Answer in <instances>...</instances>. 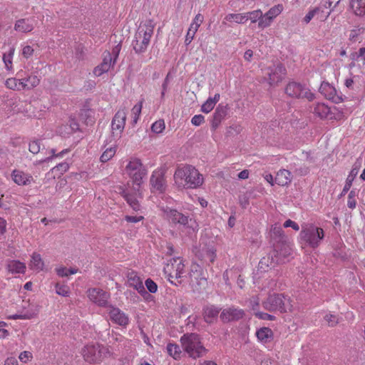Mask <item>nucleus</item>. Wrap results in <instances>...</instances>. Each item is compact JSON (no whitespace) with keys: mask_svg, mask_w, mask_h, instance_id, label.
<instances>
[{"mask_svg":"<svg viewBox=\"0 0 365 365\" xmlns=\"http://www.w3.org/2000/svg\"><path fill=\"white\" fill-rule=\"evenodd\" d=\"M174 182L180 189H195L204 182L202 175L194 166L182 165L178 166L173 175Z\"/></svg>","mask_w":365,"mask_h":365,"instance_id":"f257e3e1","label":"nucleus"},{"mask_svg":"<svg viewBox=\"0 0 365 365\" xmlns=\"http://www.w3.org/2000/svg\"><path fill=\"white\" fill-rule=\"evenodd\" d=\"M155 24L152 19H147L139 26L133 41V47L135 53H144L150 41L153 34Z\"/></svg>","mask_w":365,"mask_h":365,"instance_id":"f03ea898","label":"nucleus"},{"mask_svg":"<svg viewBox=\"0 0 365 365\" xmlns=\"http://www.w3.org/2000/svg\"><path fill=\"white\" fill-rule=\"evenodd\" d=\"M83 360L89 364H101L110 356L109 348L98 342H90L81 349Z\"/></svg>","mask_w":365,"mask_h":365,"instance_id":"7ed1b4c3","label":"nucleus"},{"mask_svg":"<svg viewBox=\"0 0 365 365\" xmlns=\"http://www.w3.org/2000/svg\"><path fill=\"white\" fill-rule=\"evenodd\" d=\"M163 212V217L172 225H180L183 227L191 229L192 232L198 230V224L195 220L191 218L176 209L165 206L160 207Z\"/></svg>","mask_w":365,"mask_h":365,"instance_id":"20e7f679","label":"nucleus"},{"mask_svg":"<svg viewBox=\"0 0 365 365\" xmlns=\"http://www.w3.org/2000/svg\"><path fill=\"white\" fill-rule=\"evenodd\" d=\"M262 307L269 312L287 313L292 312L293 302L287 295L274 293L262 302Z\"/></svg>","mask_w":365,"mask_h":365,"instance_id":"39448f33","label":"nucleus"},{"mask_svg":"<svg viewBox=\"0 0 365 365\" xmlns=\"http://www.w3.org/2000/svg\"><path fill=\"white\" fill-rule=\"evenodd\" d=\"M124 174L128 176L133 185L139 187L148 174L147 169L141 160L136 157H130L126 160L123 169Z\"/></svg>","mask_w":365,"mask_h":365,"instance_id":"423d86ee","label":"nucleus"},{"mask_svg":"<svg viewBox=\"0 0 365 365\" xmlns=\"http://www.w3.org/2000/svg\"><path fill=\"white\" fill-rule=\"evenodd\" d=\"M299 237L306 245L317 248L324 237V232L314 224H304L302 226Z\"/></svg>","mask_w":365,"mask_h":365,"instance_id":"0eeeda50","label":"nucleus"},{"mask_svg":"<svg viewBox=\"0 0 365 365\" xmlns=\"http://www.w3.org/2000/svg\"><path fill=\"white\" fill-rule=\"evenodd\" d=\"M180 342L184 351L190 357L197 359L203 355L206 351L202 346L200 336L195 333L185 334L180 338Z\"/></svg>","mask_w":365,"mask_h":365,"instance_id":"6e6552de","label":"nucleus"},{"mask_svg":"<svg viewBox=\"0 0 365 365\" xmlns=\"http://www.w3.org/2000/svg\"><path fill=\"white\" fill-rule=\"evenodd\" d=\"M164 272L172 284L177 285L182 283L186 273L184 261L180 257L171 259L164 267Z\"/></svg>","mask_w":365,"mask_h":365,"instance_id":"1a4fd4ad","label":"nucleus"},{"mask_svg":"<svg viewBox=\"0 0 365 365\" xmlns=\"http://www.w3.org/2000/svg\"><path fill=\"white\" fill-rule=\"evenodd\" d=\"M285 93L291 98H305L308 101H312L315 98V95L308 87L296 81H291L287 84Z\"/></svg>","mask_w":365,"mask_h":365,"instance_id":"9d476101","label":"nucleus"},{"mask_svg":"<svg viewBox=\"0 0 365 365\" xmlns=\"http://www.w3.org/2000/svg\"><path fill=\"white\" fill-rule=\"evenodd\" d=\"M190 284L193 290L200 291L207 285L202 268L197 264H192L189 272Z\"/></svg>","mask_w":365,"mask_h":365,"instance_id":"9b49d317","label":"nucleus"},{"mask_svg":"<svg viewBox=\"0 0 365 365\" xmlns=\"http://www.w3.org/2000/svg\"><path fill=\"white\" fill-rule=\"evenodd\" d=\"M89 300L98 307H108L110 294L98 287L90 288L86 291Z\"/></svg>","mask_w":365,"mask_h":365,"instance_id":"f8f14e48","label":"nucleus"},{"mask_svg":"<svg viewBox=\"0 0 365 365\" xmlns=\"http://www.w3.org/2000/svg\"><path fill=\"white\" fill-rule=\"evenodd\" d=\"M277 264H279V259L275 258L273 252L271 251L267 255L262 257L257 267V269L254 273V277L259 278L260 274L262 273H266L269 272L272 267H274Z\"/></svg>","mask_w":365,"mask_h":365,"instance_id":"ddd939ff","label":"nucleus"},{"mask_svg":"<svg viewBox=\"0 0 365 365\" xmlns=\"http://www.w3.org/2000/svg\"><path fill=\"white\" fill-rule=\"evenodd\" d=\"M118 192H119L123 198L126 200L128 204L135 210L138 211L140 208L138 199L142 198V192L140 186L134 187V192L130 193L125 190L123 187L119 186L118 187Z\"/></svg>","mask_w":365,"mask_h":365,"instance_id":"4468645a","label":"nucleus"},{"mask_svg":"<svg viewBox=\"0 0 365 365\" xmlns=\"http://www.w3.org/2000/svg\"><path fill=\"white\" fill-rule=\"evenodd\" d=\"M284 9L282 4H278L271 7L267 12L263 14L264 18L258 23V28L264 29L270 26L274 19L282 13Z\"/></svg>","mask_w":365,"mask_h":365,"instance_id":"2eb2a0df","label":"nucleus"},{"mask_svg":"<svg viewBox=\"0 0 365 365\" xmlns=\"http://www.w3.org/2000/svg\"><path fill=\"white\" fill-rule=\"evenodd\" d=\"M27 307L24 306V310L20 314L9 315V319H31L38 316L41 307L34 302H27Z\"/></svg>","mask_w":365,"mask_h":365,"instance_id":"dca6fc26","label":"nucleus"},{"mask_svg":"<svg viewBox=\"0 0 365 365\" xmlns=\"http://www.w3.org/2000/svg\"><path fill=\"white\" fill-rule=\"evenodd\" d=\"M126 116V110L124 108L120 109L115 113L111 122L113 135L120 137L125 128Z\"/></svg>","mask_w":365,"mask_h":365,"instance_id":"f3484780","label":"nucleus"},{"mask_svg":"<svg viewBox=\"0 0 365 365\" xmlns=\"http://www.w3.org/2000/svg\"><path fill=\"white\" fill-rule=\"evenodd\" d=\"M25 71H18L17 76L20 78L23 91H30L37 87L41 82V77L34 73L24 76Z\"/></svg>","mask_w":365,"mask_h":365,"instance_id":"a211bd4d","label":"nucleus"},{"mask_svg":"<svg viewBox=\"0 0 365 365\" xmlns=\"http://www.w3.org/2000/svg\"><path fill=\"white\" fill-rule=\"evenodd\" d=\"M287 74L286 68L282 65L278 64L269 68L267 72L268 83L272 86H277L285 78Z\"/></svg>","mask_w":365,"mask_h":365,"instance_id":"6ab92c4d","label":"nucleus"},{"mask_svg":"<svg viewBox=\"0 0 365 365\" xmlns=\"http://www.w3.org/2000/svg\"><path fill=\"white\" fill-rule=\"evenodd\" d=\"M12 181L19 186H29L34 182L33 176L20 169H14L11 174Z\"/></svg>","mask_w":365,"mask_h":365,"instance_id":"aec40b11","label":"nucleus"},{"mask_svg":"<svg viewBox=\"0 0 365 365\" xmlns=\"http://www.w3.org/2000/svg\"><path fill=\"white\" fill-rule=\"evenodd\" d=\"M150 183L152 192L162 193L165 190V180L163 173L159 170H154L153 172Z\"/></svg>","mask_w":365,"mask_h":365,"instance_id":"412c9836","label":"nucleus"},{"mask_svg":"<svg viewBox=\"0 0 365 365\" xmlns=\"http://www.w3.org/2000/svg\"><path fill=\"white\" fill-rule=\"evenodd\" d=\"M108 314L110 320L119 326L126 327L129 324L128 316L121 311L119 308L113 306H108Z\"/></svg>","mask_w":365,"mask_h":365,"instance_id":"4be33fe9","label":"nucleus"},{"mask_svg":"<svg viewBox=\"0 0 365 365\" xmlns=\"http://www.w3.org/2000/svg\"><path fill=\"white\" fill-rule=\"evenodd\" d=\"M245 312L238 307H228L222 310L220 314V319L224 322L237 321L243 318Z\"/></svg>","mask_w":365,"mask_h":365,"instance_id":"5701e85b","label":"nucleus"},{"mask_svg":"<svg viewBox=\"0 0 365 365\" xmlns=\"http://www.w3.org/2000/svg\"><path fill=\"white\" fill-rule=\"evenodd\" d=\"M309 112L322 120L328 118L332 113L331 108L324 103H313L309 106Z\"/></svg>","mask_w":365,"mask_h":365,"instance_id":"b1692460","label":"nucleus"},{"mask_svg":"<svg viewBox=\"0 0 365 365\" xmlns=\"http://www.w3.org/2000/svg\"><path fill=\"white\" fill-rule=\"evenodd\" d=\"M112 56L110 52L106 51L103 53V61L93 71V75L96 76H101L103 73L108 72L111 66H113Z\"/></svg>","mask_w":365,"mask_h":365,"instance_id":"393cba45","label":"nucleus"},{"mask_svg":"<svg viewBox=\"0 0 365 365\" xmlns=\"http://www.w3.org/2000/svg\"><path fill=\"white\" fill-rule=\"evenodd\" d=\"M127 277L128 284L129 287L135 289L143 297L148 295V292L145 289V287L143 284L140 277L138 275V274L135 272H129L128 273Z\"/></svg>","mask_w":365,"mask_h":365,"instance_id":"a878e982","label":"nucleus"},{"mask_svg":"<svg viewBox=\"0 0 365 365\" xmlns=\"http://www.w3.org/2000/svg\"><path fill=\"white\" fill-rule=\"evenodd\" d=\"M272 251L273 252L275 258L279 259V263L291 255L292 248L289 245L284 242H279L274 245V249Z\"/></svg>","mask_w":365,"mask_h":365,"instance_id":"bb28decb","label":"nucleus"},{"mask_svg":"<svg viewBox=\"0 0 365 365\" xmlns=\"http://www.w3.org/2000/svg\"><path fill=\"white\" fill-rule=\"evenodd\" d=\"M204 19L201 14H197L191 23L185 36V43L189 44L193 40L194 36Z\"/></svg>","mask_w":365,"mask_h":365,"instance_id":"cd10ccee","label":"nucleus"},{"mask_svg":"<svg viewBox=\"0 0 365 365\" xmlns=\"http://www.w3.org/2000/svg\"><path fill=\"white\" fill-rule=\"evenodd\" d=\"M319 92L327 99L337 102L338 96L336 88L327 81H323L319 87Z\"/></svg>","mask_w":365,"mask_h":365,"instance_id":"c85d7f7f","label":"nucleus"},{"mask_svg":"<svg viewBox=\"0 0 365 365\" xmlns=\"http://www.w3.org/2000/svg\"><path fill=\"white\" fill-rule=\"evenodd\" d=\"M29 267L30 269L36 272H40L43 270L45 263L39 253L34 252L31 254Z\"/></svg>","mask_w":365,"mask_h":365,"instance_id":"c756f323","label":"nucleus"},{"mask_svg":"<svg viewBox=\"0 0 365 365\" xmlns=\"http://www.w3.org/2000/svg\"><path fill=\"white\" fill-rule=\"evenodd\" d=\"M255 335L259 342L263 344L271 342L274 339V333L269 327H261L257 330Z\"/></svg>","mask_w":365,"mask_h":365,"instance_id":"7c9ffc66","label":"nucleus"},{"mask_svg":"<svg viewBox=\"0 0 365 365\" xmlns=\"http://www.w3.org/2000/svg\"><path fill=\"white\" fill-rule=\"evenodd\" d=\"M34 21L33 19H19L16 22L14 29L23 33L30 32L34 29Z\"/></svg>","mask_w":365,"mask_h":365,"instance_id":"2f4dec72","label":"nucleus"},{"mask_svg":"<svg viewBox=\"0 0 365 365\" xmlns=\"http://www.w3.org/2000/svg\"><path fill=\"white\" fill-rule=\"evenodd\" d=\"M291 172L286 169L279 170L275 176L274 181L279 186H287L292 182Z\"/></svg>","mask_w":365,"mask_h":365,"instance_id":"473e14b6","label":"nucleus"},{"mask_svg":"<svg viewBox=\"0 0 365 365\" xmlns=\"http://www.w3.org/2000/svg\"><path fill=\"white\" fill-rule=\"evenodd\" d=\"M6 268L11 274H24L26 270L25 263L15 259L8 261Z\"/></svg>","mask_w":365,"mask_h":365,"instance_id":"72a5a7b5","label":"nucleus"},{"mask_svg":"<svg viewBox=\"0 0 365 365\" xmlns=\"http://www.w3.org/2000/svg\"><path fill=\"white\" fill-rule=\"evenodd\" d=\"M220 309L215 306H207L203 310L204 319L207 323L211 324L217 319Z\"/></svg>","mask_w":365,"mask_h":365,"instance_id":"f704fd0d","label":"nucleus"},{"mask_svg":"<svg viewBox=\"0 0 365 365\" xmlns=\"http://www.w3.org/2000/svg\"><path fill=\"white\" fill-rule=\"evenodd\" d=\"M220 93H216L214 97L208 98V99L202 105L201 110L205 113H209L212 110L216 103L220 101Z\"/></svg>","mask_w":365,"mask_h":365,"instance_id":"c9c22d12","label":"nucleus"},{"mask_svg":"<svg viewBox=\"0 0 365 365\" xmlns=\"http://www.w3.org/2000/svg\"><path fill=\"white\" fill-rule=\"evenodd\" d=\"M225 21L230 23L236 24H245L247 21V18L245 13H231L228 14L225 17Z\"/></svg>","mask_w":365,"mask_h":365,"instance_id":"e433bc0d","label":"nucleus"},{"mask_svg":"<svg viewBox=\"0 0 365 365\" xmlns=\"http://www.w3.org/2000/svg\"><path fill=\"white\" fill-rule=\"evenodd\" d=\"M351 7L356 15H365V0H351Z\"/></svg>","mask_w":365,"mask_h":365,"instance_id":"4c0bfd02","label":"nucleus"},{"mask_svg":"<svg viewBox=\"0 0 365 365\" xmlns=\"http://www.w3.org/2000/svg\"><path fill=\"white\" fill-rule=\"evenodd\" d=\"M245 14L247 18V21L250 20L252 24H255L257 21L259 23L264 18V15L261 9L245 12Z\"/></svg>","mask_w":365,"mask_h":365,"instance_id":"58836bf2","label":"nucleus"},{"mask_svg":"<svg viewBox=\"0 0 365 365\" xmlns=\"http://www.w3.org/2000/svg\"><path fill=\"white\" fill-rule=\"evenodd\" d=\"M5 86L7 88L14 90V91H23L22 85L20 81V78H9L6 79L5 82Z\"/></svg>","mask_w":365,"mask_h":365,"instance_id":"ea45409f","label":"nucleus"},{"mask_svg":"<svg viewBox=\"0 0 365 365\" xmlns=\"http://www.w3.org/2000/svg\"><path fill=\"white\" fill-rule=\"evenodd\" d=\"M167 351L175 359H180L182 354L180 346L176 344L172 343H169L167 345Z\"/></svg>","mask_w":365,"mask_h":365,"instance_id":"a19ab883","label":"nucleus"},{"mask_svg":"<svg viewBox=\"0 0 365 365\" xmlns=\"http://www.w3.org/2000/svg\"><path fill=\"white\" fill-rule=\"evenodd\" d=\"M14 48H11L7 53L3 55V61L5 64L6 70L11 71L13 68V57L14 54Z\"/></svg>","mask_w":365,"mask_h":365,"instance_id":"79ce46f5","label":"nucleus"},{"mask_svg":"<svg viewBox=\"0 0 365 365\" xmlns=\"http://www.w3.org/2000/svg\"><path fill=\"white\" fill-rule=\"evenodd\" d=\"M324 9H327L325 5L315 7V10H317V19L320 21H325L327 20L331 14V11H325Z\"/></svg>","mask_w":365,"mask_h":365,"instance_id":"37998d69","label":"nucleus"},{"mask_svg":"<svg viewBox=\"0 0 365 365\" xmlns=\"http://www.w3.org/2000/svg\"><path fill=\"white\" fill-rule=\"evenodd\" d=\"M56 292L57 294L63 296V297H68L70 295L71 291L70 288L67 284H62L58 282L55 284Z\"/></svg>","mask_w":365,"mask_h":365,"instance_id":"c03bdc74","label":"nucleus"},{"mask_svg":"<svg viewBox=\"0 0 365 365\" xmlns=\"http://www.w3.org/2000/svg\"><path fill=\"white\" fill-rule=\"evenodd\" d=\"M143 108V102L140 101L139 103L135 105L131 110L132 113V121L133 124L135 125L137 123L139 116L141 113V110Z\"/></svg>","mask_w":365,"mask_h":365,"instance_id":"a18cd8bd","label":"nucleus"},{"mask_svg":"<svg viewBox=\"0 0 365 365\" xmlns=\"http://www.w3.org/2000/svg\"><path fill=\"white\" fill-rule=\"evenodd\" d=\"M227 113V106H222V104H219L218 106L216 108L215 113H213V116L222 120L226 116Z\"/></svg>","mask_w":365,"mask_h":365,"instance_id":"49530a36","label":"nucleus"},{"mask_svg":"<svg viewBox=\"0 0 365 365\" xmlns=\"http://www.w3.org/2000/svg\"><path fill=\"white\" fill-rule=\"evenodd\" d=\"M116 148L115 147H110L107 148L101 156V161L106 163L110 160L115 154Z\"/></svg>","mask_w":365,"mask_h":365,"instance_id":"de8ad7c7","label":"nucleus"},{"mask_svg":"<svg viewBox=\"0 0 365 365\" xmlns=\"http://www.w3.org/2000/svg\"><path fill=\"white\" fill-rule=\"evenodd\" d=\"M57 274L60 277H67L70 274H74L78 272V269L75 268L67 269L65 267H60L56 269Z\"/></svg>","mask_w":365,"mask_h":365,"instance_id":"09e8293b","label":"nucleus"},{"mask_svg":"<svg viewBox=\"0 0 365 365\" xmlns=\"http://www.w3.org/2000/svg\"><path fill=\"white\" fill-rule=\"evenodd\" d=\"M165 128V124L164 120H158L153 123L151 130L153 133L159 134L163 132Z\"/></svg>","mask_w":365,"mask_h":365,"instance_id":"8fccbe9b","label":"nucleus"},{"mask_svg":"<svg viewBox=\"0 0 365 365\" xmlns=\"http://www.w3.org/2000/svg\"><path fill=\"white\" fill-rule=\"evenodd\" d=\"M324 321L329 327H335L339 323V318L336 315L327 313L324 317Z\"/></svg>","mask_w":365,"mask_h":365,"instance_id":"3c124183","label":"nucleus"},{"mask_svg":"<svg viewBox=\"0 0 365 365\" xmlns=\"http://www.w3.org/2000/svg\"><path fill=\"white\" fill-rule=\"evenodd\" d=\"M260 299L259 296H252L249 299V307L255 312H259Z\"/></svg>","mask_w":365,"mask_h":365,"instance_id":"603ef678","label":"nucleus"},{"mask_svg":"<svg viewBox=\"0 0 365 365\" xmlns=\"http://www.w3.org/2000/svg\"><path fill=\"white\" fill-rule=\"evenodd\" d=\"M41 149V143L38 140H31L29 145V150L33 154H37Z\"/></svg>","mask_w":365,"mask_h":365,"instance_id":"864d4df0","label":"nucleus"},{"mask_svg":"<svg viewBox=\"0 0 365 365\" xmlns=\"http://www.w3.org/2000/svg\"><path fill=\"white\" fill-rule=\"evenodd\" d=\"M19 359L24 364L28 363L33 359V354L29 351H21L19 355Z\"/></svg>","mask_w":365,"mask_h":365,"instance_id":"5fc2aeb1","label":"nucleus"},{"mask_svg":"<svg viewBox=\"0 0 365 365\" xmlns=\"http://www.w3.org/2000/svg\"><path fill=\"white\" fill-rule=\"evenodd\" d=\"M255 316L262 320H267V321H274L276 317L274 315H271L269 314L262 312H254Z\"/></svg>","mask_w":365,"mask_h":365,"instance_id":"6e6d98bb","label":"nucleus"},{"mask_svg":"<svg viewBox=\"0 0 365 365\" xmlns=\"http://www.w3.org/2000/svg\"><path fill=\"white\" fill-rule=\"evenodd\" d=\"M145 285L150 293H155L158 291L157 284L150 278L145 280Z\"/></svg>","mask_w":365,"mask_h":365,"instance_id":"4d7b16f0","label":"nucleus"},{"mask_svg":"<svg viewBox=\"0 0 365 365\" xmlns=\"http://www.w3.org/2000/svg\"><path fill=\"white\" fill-rule=\"evenodd\" d=\"M363 28H356L352 29L349 34V39L352 41H356L358 36L364 32Z\"/></svg>","mask_w":365,"mask_h":365,"instance_id":"13d9d810","label":"nucleus"},{"mask_svg":"<svg viewBox=\"0 0 365 365\" xmlns=\"http://www.w3.org/2000/svg\"><path fill=\"white\" fill-rule=\"evenodd\" d=\"M270 232L272 236L276 237H281L283 236L284 234L282 227L277 225H274V226L272 227Z\"/></svg>","mask_w":365,"mask_h":365,"instance_id":"bf43d9fd","label":"nucleus"},{"mask_svg":"<svg viewBox=\"0 0 365 365\" xmlns=\"http://www.w3.org/2000/svg\"><path fill=\"white\" fill-rule=\"evenodd\" d=\"M120 50H121V43H118L116 46H115L113 48L112 53H110L111 56H112L113 64L115 63Z\"/></svg>","mask_w":365,"mask_h":365,"instance_id":"052dcab7","label":"nucleus"},{"mask_svg":"<svg viewBox=\"0 0 365 365\" xmlns=\"http://www.w3.org/2000/svg\"><path fill=\"white\" fill-rule=\"evenodd\" d=\"M317 14V10H315V7L310 9L308 13L305 15V16L303 19V21L307 24H309L312 19L316 16Z\"/></svg>","mask_w":365,"mask_h":365,"instance_id":"680f3d73","label":"nucleus"},{"mask_svg":"<svg viewBox=\"0 0 365 365\" xmlns=\"http://www.w3.org/2000/svg\"><path fill=\"white\" fill-rule=\"evenodd\" d=\"M205 122V117L202 115H195L191 119V123L195 126H199Z\"/></svg>","mask_w":365,"mask_h":365,"instance_id":"e2e57ef3","label":"nucleus"},{"mask_svg":"<svg viewBox=\"0 0 365 365\" xmlns=\"http://www.w3.org/2000/svg\"><path fill=\"white\" fill-rule=\"evenodd\" d=\"M34 50L31 46H25L22 48V55L24 58H29L34 54Z\"/></svg>","mask_w":365,"mask_h":365,"instance_id":"0e129e2a","label":"nucleus"},{"mask_svg":"<svg viewBox=\"0 0 365 365\" xmlns=\"http://www.w3.org/2000/svg\"><path fill=\"white\" fill-rule=\"evenodd\" d=\"M69 168L67 163H61L53 168V170L59 171L61 174L66 173Z\"/></svg>","mask_w":365,"mask_h":365,"instance_id":"69168bd1","label":"nucleus"},{"mask_svg":"<svg viewBox=\"0 0 365 365\" xmlns=\"http://www.w3.org/2000/svg\"><path fill=\"white\" fill-rule=\"evenodd\" d=\"M205 255L211 262H213L216 257V250L213 247L208 248L205 251Z\"/></svg>","mask_w":365,"mask_h":365,"instance_id":"338daca9","label":"nucleus"},{"mask_svg":"<svg viewBox=\"0 0 365 365\" xmlns=\"http://www.w3.org/2000/svg\"><path fill=\"white\" fill-rule=\"evenodd\" d=\"M124 219L128 222L137 223L142 221L144 219V217L143 216L125 215Z\"/></svg>","mask_w":365,"mask_h":365,"instance_id":"774afa93","label":"nucleus"}]
</instances>
